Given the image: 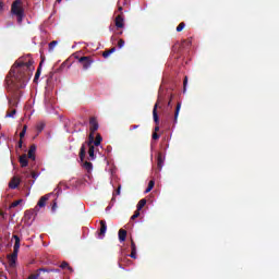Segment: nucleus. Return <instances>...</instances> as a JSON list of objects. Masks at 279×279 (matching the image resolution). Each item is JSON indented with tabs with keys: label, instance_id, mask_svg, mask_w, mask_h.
<instances>
[{
	"label": "nucleus",
	"instance_id": "37",
	"mask_svg": "<svg viewBox=\"0 0 279 279\" xmlns=\"http://www.w3.org/2000/svg\"><path fill=\"white\" fill-rule=\"evenodd\" d=\"M169 101L167 104L168 108H171V100L173 99V94L168 95Z\"/></svg>",
	"mask_w": 279,
	"mask_h": 279
},
{
	"label": "nucleus",
	"instance_id": "18",
	"mask_svg": "<svg viewBox=\"0 0 279 279\" xmlns=\"http://www.w3.org/2000/svg\"><path fill=\"white\" fill-rule=\"evenodd\" d=\"M86 158V144H83L80 149V160L81 162H84V159Z\"/></svg>",
	"mask_w": 279,
	"mask_h": 279
},
{
	"label": "nucleus",
	"instance_id": "22",
	"mask_svg": "<svg viewBox=\"0 0 279 279\" xmlns=\"http://www.w3.org/2000/svg\"><path fill=\"white\" fill-rule=\"evenodd\" d=\"M147 204V199L143 198L137 204V210L141 211L143 208H145V205Z\"/></svg>",
	"mask_w": 279,
	"mask_h": 279
},
{
	"label": "nucleus",
	"instance_id": "14",
	"mask_svg": "<svg viewBox=\"0 0 279 279\" xmlns=\"http://www.w3.org/2000/svg\"><path fill=\"white\" fill-rule=\"evenodd\" d=\"M120 243H123L128 239V231L125 229H120L118 232Z\"/></svg>",
	"mask_w": 279,
	"mask_h": 279
},
{
	"label": "nucleus",
	"instance_id": "7",
	"mask_svg": "<svg viewBox=\"0 0 279 279\" xmlns=\"http://www.w3.org/2000/svg\"><path fill=\"white\" fill-rule=\"evenodd\" d=\"M78 62L83 65L84 71H88V69H90V64H93L95 60H93V57H81Z\"/></svg>",
	"mask_w": 279,
	"mask_h": 279
},
{
	"label": "nucleus",
	"instance_id": "36",
	"mask_svg": "<svg viewBox=\"0 0 279 279\" xmlns=\"http://www.w3.org/2000/svg\"><path fill=\"white\" fill-rule=\"evenodd\" d=\"M131 251H136V243H134L133 239H131Z\"/></svg>",
	"mask_w": 279,
	"mask_h": 279
},
{
	"label": "nucleus",
	"instance_id": "40",
	"mask_svg": "<svg viewBox=\"0 0 279 279\" xmlns=\"http://www.w3.org/2000/svg\"><path fill=\"white\" fill-rule=\"evenodd\" d=\"M113 195H121V185L118 186V189L116 190V193H113Z\"/></svg>",
	"mask_w": 279,
	"mask_h": 279
},
{
	"label": "nucleus",
	"instance_id": "47",
	"mask_svg": "<svg viewBox=\"0 0 279 279\" xmlns=\"http://www.w3.org/2000/svg\"><path fill=\"white\" fill-rule=\"evenodd\" d=\"M39 271H47V269H45V268H40V269H39Z\"/></svg>",
	"mask_w": 279,
	"mask_h": 279
},
{
	"label": "nucleus",
	"instance_id": "30",
	"mask_svg": "<svg viewBox=\"0 0 279 279\" xmlns=\"http://www.w3.org/2000/svg\"><path fill=\"white\" fill-rule=\"evenodd\" d=\"M186 84H189V76H185L183 80V93H186Z\"/></svg>",
	"mask_w": 279,
	"mask_h": 279
},
{
	"label": "nucleus",
	"instance_id": "46",
	"mask_svg": "<svg viewBox=\"0 0 279 279\" xmlns=\"http://www.w3.org/2000/svg\"><path fill=\"white\" fill-rule=\"evenodd\" d=\"M34 182H35V181H28V184H29L31 186H34Z\"/></svg>",
	"mask_w": 279,
	"mask_h": 279
},
{
	"label": "nucleus",
	"instance_id": "31",
	"mask_svg": "<svg viewBox=\"0 0 279 279\" xmlns=\"http://www.w3.org/2000/svg\"><path fill=\"white\" fill-rule=\"evenodd\" d=\"M56 45H58V41L57 40H53L49 44V50L50 51H53V49L56 48Z\"/></svg>",
	"mask_w": 279,
	"mask_h": 279
},
{
	"label": "nucleus",
	"instance_id": "26",
	"mask_svg": "<svg viewBox=\"0 0 279 279\" xmlns=\"http://www.w3.org/2000/svg\"><path fill=\"white\" fill-rule=\"evenodd\" d=\"M25 173V178H33L34 180H36L38 178V173L36 172H32L29 174V172H24Z\"/></svg>",
	"mask_w": 279,
	"mask_h": 279
},
{
	"label": "nucleus",
	"instance_id": "33",
	"mask_svg": "<svg viewBox=\"0 0 279 279\" xmlns=\"http://www.w3.org/2000/svg\"><path fill=\"white\" fill-rule=\"evenodd\" d=\"M14 114H16V109H12L11 111L7 112V117H9V118H13Z\"/></svg>",
	"mask_w": 279,
	"mask_h": 279
},
{
	"label": "nucleus",
	"instance_id": "35",
	"mask_svg": "<svg viewBox=\"0 0 279 279\" xmlns=\"http://www.w3.org/2000/svg\"><path fill=\"white\" fill-rule=\"evenodd\" d=\"M124 46H125V40L119 39V41H118L119 49L123 48Z\"/></svg>",
	"mask_w": 279,
	"mask_h": 279
},
{
	"label": "nucleus",
	"instance_id": "8",
	"mask_svg": "<svg viewBox=\"0 0 279 279\" xmlns=\"http://www.w3.org/2000/svg\"><path fill=\"white\" fill-rule=\"evenodd\" d=\"M107 230H108V225H106V220H100V230L98 232V238L104 239V236H106Z\"/></svg>",
	"mask_w": 279,
	"mask_h": 279
},
{
	"label": "nucleus",
	"instance_id": "12",
	"mask_svg": "<svg viewBox=\"0 0 279 279\" xmlns=\"http://www.w3.org/2000/svg\"><path fill=\"white\" fill-rule=\"evenodd\" d=\"M27 157L31 160H36V144L31 145V147L28 149Z\"/></svg>",
	"mask_w": 279,
	"mask_h": 279
},
{
	"label": "nucleus",
	"instance_id": "5",
	"mask_svg": "<svg viewBox=\"0 0 279 279\" xmlns=\"http://www.w3.org/2000/svg\"><path fill=\"white\" fill-rule=\"evenodd\" d=\"M99 130V122L97 121L96 117L89 118V136H95V133Z\"/></svg>",
	"mask_w": 279,
	"mask_h": 279
},
{
	"label": "nucleus",
	"instance_id": "11",
	"mask_svg": "<svg viewBox=\"0 0 279 279\" xmlns=\"http://www.w3.org/2000/svg\"><path fill=\"white\" fill-rule=\"evenodd\" d=\"M116 27H118V29H123V27H125V22L123 20V15H117Z\"/></svg>",
	"mask_w": 279,
	"mask_h": 279
},
{
	"label": "nucleus",
	"instance_id": "4",
	"mask_svg": "<svg viewBox=\"0 0 279 279\" xmlns=\"http://www.w3.org/2000/svg\"><path fill=\"white\" fill-rule=\"evenodd\" d=\"M160 101H162V98L159 97L153 109V119L156 123L155 132H160V126H158L160 124V119L158 118V104H160Z\"/></svg>",
	"mask_w": 279,
	"mask_h": 279
},
{
	"label": "nucleus",
	"instance_id": "48",
	"mask_svg": "<svg viewBox=\"0 0 279 279\" xmlns=\"http://www.w3.org/2000/svg\"><path fill=\"white\" fill-rule=\"evenodd\" d=\"M57 3H62V0H57Z\"/></svg>",
	"mask_w": 279,
	"mask_h": 279
},
{
	"label": "nucleus",
	"instance_id": "43",
	"mask_svg": "<svg viewBox=\"0 0 279 279\" xmlns=\"http://www.w3.org/2000/svg\"><path fill=\"white\" fill-rule=\"evenodd\" d=\"M29 278H31V279H37V278H38V275H31Z\"/></svg>",
	"mask_w": 279,
	"mask_h": 279
},
{
	"label": "nucleus",
	"instance_id": "20",
	"mask_svg": "<svg viewBox=\"0 0 279 279\" xmlns=\"http://www.w3.org/2000/svg\"><path fill=\"white\" fill-rule=\"evenodd\" d=\"M40 71H43V61L39 63V66L35 73L34 82H38V80L40 77Z\"/></svg>",
	"mask_w": 279,
	"mask_h": 279
},
{
	"label": "nucleus",
	"instance_id": "15",
	"mask_svg": "<svg viewBox=\"0 0 279 279\" xmlns=\"http://www.w3.org/2000/svg\"><path fill=\"white\" fill-rule=\"evenodd\" d=\"M182 109V102H178L174 110L173 123H178V117H180V110Z\"/></svg>",
	"mask_w": 279,
	"mask_h": 279
},
{
	"label": "nucleus",
	"instance_id": "25",
	"mask_svg": "<svg viewBox=\"0 0 279 279\" xmlns=\"http://www.w3.org/2000/svg\"><path fill=\"white\" fill-rule=\"evenodd\" d=\"M60 268L69 269V271H73V268L71 266H69V263H66V262L61 263Z\"/></svg>",
	"mask_w": 279,
	"mask_h": 279
},
{
	"label": "nucleus",
	"instance_id": "32",
	"mask_svg": "<svg viewBox=\"0 0 279 279\" xmlns=\"http://www.w3.org/2000/svg\"><path fill=\"white\" fill-rule=\"evenodd\" d=\"M26 132H27V125H24L21 133H20V138H23L25 136Z\"/></svg>",
	"mask_w": 279,
	"mask_h": 279
},
{
	"label": "nucleus",
	"instance_id": "10",
	"mask_svg": "<svg viewBox=\"0 0 279 279\" xmlns=\"http://www.w3.org/2000/svg\"><path fill=\"white\" fill-rule=\"evenodd\" d=\"M130 263H132V260H130V259L128 258V255L120 257L119 260H118V265H119L120 269H125V266H124V265H125V264H126V265H130Z\"/></svg>",
	"mask_w": 279,
	"mask_h": 279
},
{
	"label": "nucleus",
	"instance_id": "27",
	"mask_svg": "<svg viewBox=\"0 0 279 279\" xmlns=\"http://www.w3.org/2000/svg\"><path fill=\"white\" fill-rule=\"evenodd\" d=\"M37 132H43V130H45V123L44 122H39L36 125Z\"/></svg>",
	"mask_w": 279,
	"mask_h": 279
},
{
	"label": "nucleus",
	"instance_id": "42",
	"mask_svg": "<svg viewBox=\"0 0 279 279\" xmlns=\"http://www.w3.org/2000/svg\"><path fill=\"white\" fill-rule=\"evenodd\" d=\"M19 147H20V149H21V147H23V140H20Z\"/></svg>",
	"mask_w": 279,
	"mask_h": 279
},
{
	"label": "nucleus",
	"instance_id": "21",
	"mask_svg": "<svg viewBox=\"0 0 279 279\" xmlns=\"http://www.w3.org/2000/svg\"><path fill=\"white\" fill-rule=\"evenodd\" d=\"M83 167H84V169H86V171H87L88 173H90V171H93V162H90V161H85V162L83 163Z\"/></svg>",
	"mask_w": 279,
	"mask_h": 279
},
{
	"label": "nucleus",
	"instance_id": "29",
	"mask_svg": "<svg viewBox=\"0 0 279 279\" xmlns=\"http://www.w3.org/2000/svg\"><path fill=\"white\" fill-rule=\"evenodd\" d=\"M22 202H23V199L14 201V202L11 204L10 208H16V206H19Z\"/></svg>",
	"mask_w": 279,
	"mask_h": 279
},
{
	"label": "nucleus",
	"instance_id": "51",
	"mask_svg": "<svg viewBox=\"0 0 279 279\" xmlns=\"http://www.w3.org/2000/svg\"><path fill=\"white\" fill-rule=\"evenodd\" d=\"M0 130H1V124H0Z\"/></svg>",
	"mask_w": 279,
	"mask_h": 279
},
{
	"label": "nucleus",
	"instance_id": "50",
	"mask_svg": "<svg viewBox=\"0 0 279 279\" xmlns=\"http://www.w3.org/2000/svg\"><path fill=\"white\" fill-rule=\"evenodd\" d=\"M47 83L49 84V78L47 80Z\"/></svg>",
	"mask_w": 279,
	"mask_h": 279
},
{
	"label": "nucleus",
	"instance_id": "17",
	"mask_svg": "<svg viewBox=\"0 0 279 279\" xmlns=\"http://www.w3.org/2000/svg\"><path fill=\"white\" fill-rule=\"evenodd\" d=\"M27 155H22V156H20V159H19V161H20V165H21V167H27L28 165H29V161L27 160Z\"/></svg>",
	"mask_w": 279,
	"mask_h": 279
},
{
	"label": "nucleus",
	"instance_id": "6",
	"mask_svg": "<svg viewBox=\"0 0 279 279\" xmlns=\"http://www.w3.org/2000/svg\"><path fill=\"white\" fill-rule=\"evenodd\" d=\"M95 140L94 135H89V141L85 143L88 147V156L89 160H95V146L93 145V141Z\"/></svg>",
	"mask_w": 279,
	"mask_h": 279
},
{
	"label": "nucleus",
	"instance_id": "2",
	"mask_svg": "<svg viewBox=\"0 0 279 279\" xmlns=\"http://www.w3.org/2000/svg\"><path fill=\"white\" fill-rule=\"evenodd\" d=\"M11 14L16 16L19 25L23 23V19H25V9H23V0H15L11 4Z\"/></svg>",
	"mask_w": 279,
	"mask_h": 279
},
{
	"label": "nucleus",
	"instance_id": "38",
	"mask_svg": "<svg viewBox=\"0 0 279 279\" xmlns=\"http://www.w3.org/2000/svg\"><path fill=\"white\" fill-rule=\"evenodd\" d=\"M126 256H130V258L136 259V251H131V254Z\"/></svg>",
	"mask_w": 279,
	"mask_h": 279
},
{
	"label": "nucleus",
	"instance_id": "9",
	"mask_svg": "<svg viewBox=\"0 0 279 279\" xmlns=\"http://www.w3.org/2000/svg\"><path fill=\"white\" fill-rule=\"evenodd\" d=\"M19 184H21V178L13 177L9 182V189H19Z\"/></svg>",
	"mask_w": 279,
	"mask_h": 279
},
{
	"label": "nucleus",
	"instance_id": "1",
	"mask_svg": "<svg viewBox=\"0 0 279 279\" xmlns=\"http://www.w3.org/2000/svg\"><path fill=\"white\" fill-rule=\"evenodd\" d=\"M33 73L34 59L29 56L21 57L14 62L9 72V75L12 77L11 84H13L14 88L17 90L25 88V86H27V82L32 80Z\"/></svg>",
	"mask_w": 279,
	"mask_h": 279
},
{
	"label": "nucleus",
	"instance_id": "19",
	"mask_svg": "<svg viewBox=\"0 0 279 279\" xmlns=\"http://www.w3.org/2000/svg\"><path fill=\"white\" fill-rule=\"evenodd\" d=\"M117 51V48L113 47V48H110L109 50H105L102 52V57L104 58H110L111 53H114Z\"/></svg>",
	"mask_w": 279,
	"mask_h": 279
},
{
	"label": "nucleus",
	"instance_id": "16",
	"mask_svg": "<svg viewBox=\"0 0 279 279\" xmlns=\"http://www.w3.org/2000/svg\"><path fill=\"white\" fill-rule=\"evenodd\" d=\"M165 165V159L162 158V154H159L157 157V169L158 171H162V167Z\"/></svg>",
	"mask_w": 279,
	"mask_h": 279
},
{
	"label": "nucleus",
	"instance_id": "44",
	"mask_svg": "<svg viewBox=\"0 0 279 279\" xmlns=\"http://www.w3.org/2000/svg\"><path fill=\"white\" fill-rule=\"evenodd\" d=\"M57 206H58V204H57V203H53V205H52V210H56Z\"/></svg>",
	"mask_w": 279,
	"mask_h": 279
},
{
	"label": "nucleus",
	"instance_id": "39",
	"mask_svg": "<svg viewBox=\"0 0 279 279\" xmlns=\"http://www.w3.org/2000/svg\"><path fill=\"white\" fill-rule=\"evenodd\" d=\"M158 138H160V135L157 132L153 133V140L158 141Z\"/></svg>",
	"mask_w": 279,
	"mask_h": 279
},
{
	"label": "nucleus",
	"instance_id": "45",
	"mask_svg": "<svg viewBox=\"0 0 279 279\" xmlns=\"http://www.w3.org/2000/svg\"><path fill=\"white\" fill-rule=\"evenodd\" d=\"M3 5H4L3 2L0 1V12L1 10H3Z\"/></svg>",
	"mask_w": 279,
	"mask_h": 279
},
{
	"label": "nucleus",
	"instance_id": "13",
	"mask_svg": "<svg viewBox=\"0 0 279 279\" xmlns=\"http://www.w3.org/2000/svg\"><path fill=\"white\" fill-rule=\"evenodd\" d=\"M49 201V195H44L39 198L37 206L39 208H45V206H47V202Z\"/></svg>",
	"mask_w": 279,
	"mask_h": 279
},
{
	"label": "nucleus",
	"instance_id": "24",
	"mask_svg": "<svg viewBox=\"0 0 279 279\" xmlns=\"http://www.w3.org/2000/svg\"><path fill=\"white\" fill-rule=\"evenodd\" d=\"M155 184H156V182L154 180H150L149 183H148L147 189L145 190V193L151 192V190L154 189Z\"/></svg>",
	"mask_w": 279,
	"mask_h": 279
},
{
	"label": "nucleus",
	"instance_id": "49",
	"mask_svg": "<svg viewBox=\"0 0 279 279\" xmlns=\"http://www.w3.org/2000/svg\"><path fill=\"white\" fill-rule=\"evenodd\" d=\"M119 10H123V8L120 7Z\"/></svg>",
	"mask_w": 279,
	"mask_h": 279
},
{
	"label": "nucleus",
	"instance_id": "28",
	"mask_svg": "<svg viewBox=\"0 0 279 279\" xmlns=\"http://www.w3.org/2000/svg\"><path fill=\"white\" fill-rule=\"evenodd\" d=\"M184 27H186V24L184 22H181L178 26H177V32H182V29H184Z\"/></svg>",
	"mask_w": 279,
	"mask_h": 279
},
{
	"label": "nucleus",
	"instance_id": "3",
	"mask_svg": "<svg viewBox=\"0 0 279 279\" xmlns=\"http://www.w3.org/2000/svg\"><path fill=\"white\" fill-rule=\"evenodd\" d=\"M12 239H14L15 243L13 246V253L9 256L10 267H14V265H16V258H19V250H21V238L14 234Z\"/></svg>",
	"mask_w": 279,
	"mask_h": 279
},
{
	"label": "nucleus",
	"instance_id": "34",
	"mask_svg": "<svg viewBox=\"0 0 279 279\" xmlns=\"http://www.w3.org/2000/svg\"><path fill=\"white\" fill-rule=\"evenodd\" d=\"M138 217H141V211H138V209H136V211H135L134 215L131 217V219H132V220L138 219Z\"/></svg>",
	"mask_w": 279,
	"mask_h": 279
},
{
	"label": "nucleus",
	"instance_id": "23",
	"mask_svg": "<svg viewBox=\"0 0 279 279\" xmlns=\"http://www.w3.org/2000/svg\"><path fill=\"white\" fill-rule=\"evenodd\" d=\"M101 141H102V137H101L100 134H98V135L96 136V140L93 141V143H94V145H95L96 147H99V146L101 145Z\"/></svg>",
	"mask_w": 279,
	"mask_h": 279
},
{
	"label": "nucleus",
	"instance_id": "41",
	"mask_svg": "<svg viewBox=\"0 0 279 279\" xmlns=\"http://www.w3.org/2000/svg\"><path fill=\"white\" fill-rule=\"evenodd\" d=\"M138 125H131L130 130H137Z\"/></svg>",
	"mask_w": 279,
	"mask_h": 279
}]
</instances>
